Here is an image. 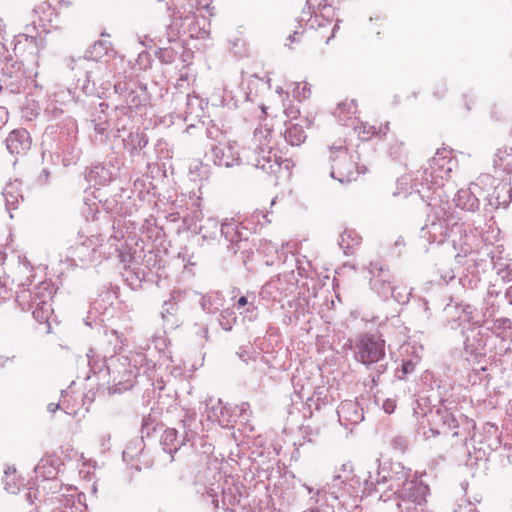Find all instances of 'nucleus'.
<instances>
[{
	"label": "nucleus",
	"instance_id": "obj_16",
	"mask_svg": "<svg viewBox=\"0 0 512 512\" xmlns=\"http://www.w3.org/2000/svg\"><path fill=\"white\" fill-rule=\"evenodd\" d=\"M368 271L370 274V288L380 298L387 300L393 288V274L390 269L380 261L371 262Z\"/></svg>",
	"mask_w": 512,
	"mask_h": 512
},
{
	"label": "nucleus",
	"instance_id": "obj_57",
	"mask_svg": "<svg viewBox=\"0 0 512 512\" xmlns=\"http://www.w3.org/2000/svg\"><path fill=\"white\" fill-rule=\"evenodd\" d=\"M130 112H132V109L127 104L116 106L115 115L117 117L116 127L118 131L125 128V124L121 122L120 117L127 116Z\"/></svg>",
	"mask_w": 512,
	"mask_h": 512
},
{
	"label": "nucleus",
	"instance_id": "obj_39",
	"mask_svg": "<svg viewBox=\"0 0 512 512\" xmlns=\"http://www.w3.org/2000/svg\"><path fill=\"white\" fill-rule=\"evenodd\" d=\"M354 129L358 133V136L361 140L367 141L374 135H386L388 131V124H386L384 127L376 128L367 122H360L354 126Z\"/></svg>",
	"mask_w": 512,
	"mask_h": 512
},
{
	"label": "nucleus",
	"instance_id": "obj_45",
	"mask_svg": "<svg viewBox=\"0 0 512 512\" xmlns=\"http://www.w3.org/2000/svg\"><path fill=\"white\" fill-rule=\"evenodd\" d=\"M181 432L188 438L191 439L195 435L196 431V412L187 411L184 418L180 422Z\"/></svg>",
	"mask_w": 512,
	"mask_h": 512
},
{
	"label": "nucleus",
	"instance_id": "obj_53",
	"mask_svg": "<svg viewBox=\"0 0 512 512\" xmlns=\"http://www.w3.org/2000/svg\"><path fill=\"white\" fill-rule=\"evenodd\" d=\"M409 439L404 435H396L391 440V446L394 450L404 452L409 446Z\"/></svg>",
	"mask_w": 512,
	"mask_h": 512
},
{
	"label": "nucleus",
	"instance_id": "obj_52",
	"mask_svg": "<svg viewBox=\"0 0 512 512\" xmlns=\"http://www.w3.org/2000/svg\"><path fill=\"white\" fill-rule=\"evenodd\" d=\"M416 363L409 359V360H403L401 368L397 369L396 371V377L399 380L405 379L408 375L412 374L415 371Z\"/></svg>",
	"mask_w": 512,
	"mask_h": 512
},
{
	"label": "nucleus",
	"instance_id": "obj_9",
	"mask_svg": "<svg viewBox=\"0 0 512 512\" xmlns=\"http://www.w3.org/2000/svg\"><path fill=\"white\" fill-rule=\"evenodd\" d=\"M57 137L56 153L62 157L64 166L76 164L80 158L81 150L77 146L76 123L73 119L67 118L62 124H50L43 134V145L48 140Z\"/></svg>",
	"mask_w": 512,
	"mask_h": 512
},
{
	"label": "nucleus",
	"instance_id": "obj_37",
	"mask_svg": "<svg viewBox=\"0 0 512 512\" xmlns=\"http://www.w3.org/2000/svg\"><path fill=\"white\" fill-rule=\"evenodd\" d=\"M361 243V237L355 230H345L338 240V245L346 255L353 254L354 249Z\"/></svg>",
	"mask_w": 512,
	"mask_h": 512
},
{
	"label": "nucleus",
	"instance_id": "obj_10",
	"mask_svg": "<svg viewBox=\"0 0 512 512\" xmlns=\"http://www.w3.org/2000/svg\"><path fill=\"white\" fill-rule=\"evenodd\" d=\"M378 468L375 476L368 472V477L365 478V488L368 491H375V493L389 491L395 492L405 481H407L414 474L410 468H406L400 462L384 461L380 462L377 459Z\"/></svg>",
	"mask_w": 512,
	"mask_h": 512
},
{
	"label": "nucleus",
	"instance_id": "obj_34",
	"mask_svg": "<svg viewBox=\"0 0 512 512\" xmlns=\"http://www.w3.org/2000/svg\"><path fill=\"white\" fill-rule=\"evenodd\" d=\"M149 100L148 93L145 87H138L137 89H131L126 98L125 103L132 109L140 111L146 106Z\"/></svg>",
	"mask_w": 512,
	"mask_h": 512
},
{
	"label": "nucleus",
	"instance_id": "obj_38",
	"mask_svg": "<svg viewBox=\"0 0 512 512\" xmlns=\"http://www.w3.org/2000/svg\"><path fill=\"white\" fill-rule=\"evenodd\" d=\"M200 305L203 311L214 314L223 306V297L218 292H211L202 296Z\"/></svg>",
	"mask_w": 512,
	"mask_h": 512
},
{
	"label": "nucleus",
	"instance_id": "obj_43",
	"mask_svg": "<svg viewBox=\"0 0 512 512\" xmlns=\"http://www.w3.org/2000/svg\"><path fill=\"white\" fill-rule=\"evenodd\" d=\"M85 69L84 78L77 79L76 88L80 89L85 95H91L95 92V80L93 78V71L82 64Z\"/></svg>",
	"mask_w": 512,
	"mask_h": 512
},
{
	"label": "nucleus",
	"instance_id": "obj_58",
	"mask_svg": "<svg viewBox=\"0 0 512 512\" xmlns=\"http://www.w3.org/2000/svg\"><path fill=\"white\" fill-rule=\"evenodd\" d=\"M44 114L48 120H55L63 114V110L60 109L56 105V103L51 102L46 106V108L44 110Z\"/></svg>",
	"mask_w": 512,
	"mask_h": 512
},
{
	"label": "nucleus",
	"instance_id": "obj_2",
	"mask_svg": "<svg viewBox=\"0 0 512 512\" xmlns=\"http://www.w3.org/2000/svg\"><path fill=\"white\" fill-rule=\"evenodd\" d=\"M271 134L270 128L258 127L253 133V148H243L240 154L231 145H212L205 158L216 166L226 168L239 165L245 160L247 164L267 174H276L281 169V158L273 152Z\"/></svg>",
	"mask_w": 512,
	"mask_h": 512
},
{
	"label": "nucleus",
	"instance_id": "obj_7",
	"mask_svg": "<svg viewBox=\"0 0 512 512\" xmlns=\"http://www.w3.org/2000/svg\"><path fill=\"white\" fill-rule=\"evenodd\" d=\"M170 17V24L166 27L168 43L176 40L185 41L182 38L184 36L190 39H204L209 34L205 28L207 19L196 15L191 4L188 5V8L184 6L175 8Z\"/></svg>",
	"mask_w": 512,
	"mask_h": 512
},
{
	"label": "nucleus",
	"instance_id": "obj_18",
	"mask_svg": "<svg viewBox=\"0 0 512 512\" xmlns=\"http://www.w3.org/2000/svg\"><path fill=\"white\" fill-rule=\"evenodd\" d=\"M206 419L216 422L223 428H231L237 422L236 409L224 405L221 399L209 397L205 399Z\"/></svg>",
	"mask_w": 512,
	"mask_h": 512
},
{
	"label": "nucleus",
	"instance_id": "obj_4",
	"mask_svg": "<svg viewBox=\"0 0 512 512\" xmlns=\"http://www.w3.org/2000/svg\"><path fill=\"white\" fill-rule=\"evenodd\" d=\"M474 311V307L469 304H447L444 308L447 326L452 330L462 327L464 349L471 355L478 354L484 349L488 331L495 332V323L486 320L479 324L478 321H474Z\"/></svg>",
	"mask_w": 512,
	"mask_h": 512
},
{
	"label": "nucleus",
	"instance_id": "obj_31",
	"mask_svg": "<svg viewBox=\"0 0 512 512\" xmlns=\"http://www.w3.org/2000/svg\"><path fill=\"white\" fill-rule=\"evenodd\" d=\"M332 19L325 18L324 13H315L306 7L303 8L301 15L298 19L299 27H309L311 29H322L326 24H331Z\"/></svg>",
	"mask_w": 512,
	"mask_h": 512
},
{
	"label": "nucleus",
	"instance_id": "obj_19",
	"mask_svg": "<svg viewBox=\"0 0 512 512\" xmlns=\"http://www.w3.org/2000/svg\"><path fill=\"white\" fill-rule=\"evenodd\" d=\"M344 483H346L345 476L340 474L333 476L331 482H329L322 490H318L315 496L311 498L315 501H319V496L324 493V495L328 498L335 500L338 502V505L344 509H349L353 507V504L350 503V499L348 498L347 490L344 489Z\"/></svg>",
	"mask_w": 512,
	"mask_h": 512
},
{
	"label": "nucleus",
	"instance_id": "obj_28",
	"mask_svg": "<svg viewBox=\"0 0 512 512\" xmlns=\"http://www.w3.org/2000/svg\"><path fill=\"white\" fill-rule=\"evenodd\" d=\"M453 201L455 202L456 207L464 211L471 212L473 214L479 211L480 201L476 196L473 187L458 190Z\"/></svg>",
	"mask_w": 512,
	"mask_h": 512
},
{
	"label": "nucleus",
	"instance_id": "obj_54",
	"mask_svg": "<svg viewBox=\"0 0 512 512\" xmlns=\"http://www.w3.org/2000/svg\"><path fill=\"white\" fill-rule=\"evenodd\" d=\"M459 282L464 288L474 289L477 288V284L480 282V278L474 272V270H472L471 276L465 275L459 279Z\"/></svg>",
	"mask_w": 512,
	"mask_h": 512
},
{
	"label": "nucleus",
	"instance_id": "obj_64",
	"mask_svg": "<svg viewBox=\"0 0 512 512\" xmlns=\"http://www.w3.org/2000/svg\"><path fill=\"white\" fill-rule=\"evenodd\" d=\"M463 504H459L454 512H477L476 507L471 502L462 500Z\"/></svg>",
	"mask_w": 512,
	"mask_h": 512
},
{
	"label": "nucleus",
	"instance_id": "obj_32",
	"mask_svg": "<svg viewBox=\"0 0 512 512\" xmlns=\"http://www.w3.org/2000/svg\"><path fill=\"white\" fill-rule=\"evenodd\" d=\"M149 143L147 135L143 132H130L126 138L123 139L124 148L131 156H139L142 152L145 155L144 148Z\"/></svg>",
	"mask_w": 512,
	"mask_h": 512
},
{
	"label": "nucleus",
	"instance_id": "obj_36",
	"mask_svg": "<svg viewBox=\"0 0 512 512\" xmlns=\"http://www.w3.org/2000/svg\"><path fill=\"white\" fill-rule=\"evenodd\" d=\"M432 385V394L428 396V400L431 401V399L434 398L435 400H438V402L441 405L444 406V403L447 402L450 396L452 395V385L447 381L441 379H435Z\"/></svg>",
	"mask_w": 512,
	"mask_h": 512
},
{
	"label": "nucleus",
	"instance_id": "obj_24",
	"mask_svg": "<svg viewBox=\"0 0 512 512\" xmlns=\"http://www.w3.org/2000/svg\"><path fill=\"white\" fill-rule=\"evenodd\" d=\"M512 200V186L510 183L502 182L495 186L492 194L484 205V212L491 213L499 207L506 208Z\"/></svg>",
	"mask_w": 512,
	"mask_h": 512
},
{
	"label": "nucleus",
	"instance_id": "obj_49",
	"mask_svg": "<svg viewBox=\"0 0 512 512\" xmlns=\"http://www.w3.org/2000/svg\"><path fill=\"white\" fill-rule=\"evenodd\" d=\"M411 296V290H408L405 286H393L390 298H393L398 304H406L409 302Z\"/></svg>",
	"mask_w": 512,
	"mask_h": 512
},
{
	"label": "nucleus",
	"instance_id": "obj_27",
	"mask_svg": "<svg viewBox=\"0 0 512 512\" xmlns=\"http://www.w3.org/2000/svg\"><path fill=\"white\" fill-rule=\"evenodd\" d=\"M189 440L179 429L167 428L161 435L160 444L163 451L173 459V453L177 452L185 441Z\"/></svg>",
	"mask_w": 512,
	"mask_h": 512
},
{
	"label": "nucleus",
	"instance_id": "obj_44",
	"mask_svg": "<svg viewBox=\"0 0 512 512\" xmlns=\"http://www.w3.org/2000/svg\"><path fill=\"white\" fill-rule=\"evenodd\" d=\"M107 107H108V105L106 103H104V102L100 103L99 104V108H100L99 115L97 117L95 115H92L91 124H92L95 132L100 135H104L109 127V124L107 121V116L104 112V109Z\"/></svg>",
	"mask_w": 512,
	"mask_h": 512
},
{
	"label": "nucleus",
	"instance_id": "obj_1",
	"mask_svg": "<svg viewBox=\"0 0 512 512\" xmlns=\"http://www.w3.org/2000/svg\"><path fill=\"white\" fill-rule=\"evenodd\" d=\"M173 206L176 208H183L189 211V213L181 215L178 211L175 214L178 218H183L184 224L187 225L189 230H193L195 233L201 235L202 241L207 244H212L220 239H224L228 252L236 255L241 254V259L244 265L249 259V255L253 254L248 239V231L242 227L237 221L232 219H225L220 225L219 222L214 218H207L203 224L197 225L196 221H200L203 217L201 210L200 197L196 196L195 193L181 194L173 202Z\"/></svg>",
	"mask_w": 512,
	"mask_h": 512
},
{
	"label": "nucleus",
	"instance_id": "obj_6",
	"mask_svg": "<svg viewBox=\"0 0 512 512\" xmlns=\"http://www.w3.org/2000/svg\"><path fill=\"white\" fill-rule=\"evenodd\" d=\"M32 279L17 284L16 302L23 311H31L34 319L39 323H47L53 309L51 300L56 292L55 286L49 281H42L33 288Z\"/></svg>",
	"mask_w": 512,
	"mask_h": 512
},
{
	"label": "nucleus",
	"instance_id": "obj_42",
	"mask_svg": "<svg viewBox=\"0 0 512 512\" xmlns=\"http://www.w3.org/2000/svg\"><path fill=\"white\" fill-rule=\"evenodd\" d=\"M145 448L143 438H136L130 441L122 453L123 460L126 463L133 461L138 455H140Z\"/></svg>",
	"mask_w": 512,
	"mask_h": 512
},
{
	"label": "nucleus",
	"instance_id": "obj_61",
	"mask_svg": "<svg viewBox=\"0 0 512 512\" xmlns=\"http://www.w3.org/2000/svg\"><path fill=\"white\" fill-rule=\"evenodd\" d=\"M339 113L347 112L348 114H354L357 110V104L354 100H350L349 102H342L338 104Z\"/></svg>",
	"mask_w": 512,
	"mask_h": 512
},
{
	"label": "nucleus",
	"instance_id": "obj_59",
	"mask_svg": "<svg viewBox=\"0 0 512 512\" xmlns=\"http://www.w3.org/2000/svg\"><path fill=\"white\" fill-rule=\"evenodd\" d=\"M233 409H236L237 419L241 418L243 421H248L250 416V406L248 403L236 405Z\"/></svg>",
	"mask_w": 512,
	"mask_h": 512
},
{
	"label": "nucleus",
	"instance_id": "obj_62",
	"mask_svg": "<svg viewBox=\"0 0 512 512\" xmlns=\"http://www.w3.org/2000/svg\"><path fill=\"white\" fill-rule=\"evenodd\" d=\"M131 89L128 88V85L126 82H116L114 84V91L116 94H118L119 96H122L124 97V99L126 98L128 92L130 91Z\"/></svg>",
	"mask_w": 512,
	"mask_h": 512
},
{
	"label": "nucleus",
	"instance_id": "obj_11",
	"mask_svg": "<svg viewBox=\"0 0 512 512\" xmlns=\"http://www.w3.org/2000/svg\"><path fill=\"white\" fill-rule=\"evenodd\" d=\"M451 243L455 250H459L457 254V258L459 257H469V261L473 262L474 268L480 266L485 267L487 260L481 258V255H485L490 257V263L493 264V256H491V248L488 245H485L482 251L478 250L480 245V240L477 237L476 233L472 229H467L463 222H453V226L451 228Z\"/></svg>",
	"mask_w": 512,
	"mask_h": 512
},
{
	"label": "nucleus",
	"instance_id": "obj_5",
	"mask_svg": "<svg viewBox=\"0 0 512 512\" xmlns=\"http://www.w3.org/2000/svg\"><path fill=\"white\" fill-rule=\"evenodd\" d=\"M354 357L370 371L364 385L372 390L379 384L380 376L387 370L385 340L376 334L360 335L355 343Z\"/></svg>",
	"mask_w": 512,
	"mask_h": 512
},
{
	"label": "nucleus",
	"instance_id": "obj_22",
	"mask_svg": "<svg viewBox=\"0 0 512 512\" xmlns=\"http://www.w3.org/2000/svg\"><path fill=\"white\" fill-rule=\"evenodd\" d=\"M118 173L119 167L109 160L91 167L86 173L85 178L89 183L104 186L110 183Z\"/></svg>",
	"mask_w": 512,
	"mask_h": 512
},
{
	"label": "nucleus",
	"instance_id": "obj_51",
	"mask_svg": "<svg viewBox=\"0 0 512 512\" xmlns=\"http://www.w3.org/2000/svg\"><path fill=\"white\" fill-rule=\"evenodd\" d=\"M437 413L440 415L443 425L447 426L448 429L452 430L458 428V421L456 417L453 413L449 412L445 406L443 411L439 408Z\"/></svg>",
	"mask_w": 512,
	"mask_h": 512
},
{
	"label": "nucleus",
	"instance_id": "obj_63",
	"mask_svg": "<svg viewBox=\"0 0 512 512\" xmlns=\"http://www.w3.org/2000/svg\"><path fill=\"white\" fill-rule=\"evenodd\" d=\"M252 218L255 219L257 221V223L262 225V226L265 223H270L271 222V220L268 219V214L264 213L263 211H260V210H255L253 215H252Z\"/></svg>",
	"mask_w": 512,
	"mask_h": 512
},
{
	"label": "nucleus",
	"instance_id": "obj_8",
	"mask_svg": "<svg viewBox=\"0 0 512 512\" xmlns=\"http://www.w3.org/2000/svg\"><path fill=\"white\" fill-rule=\"evenodd\" d=\"M428 493L429 486L414 474L395 492H382L379 500L384 503L391 502L399 512H416L419 506L426 503Z\"/></svg>",
	"mask_w": 512,
	"mask_h": 512
},
{
	"label": "nucleus",
	"instance_id": "obj_17",
	"mask_svg": "<svg viewBox=\"0 0 512 512\" xmlns=\"http://www.w3.org/2000/svg\"><path fill=\"white\" fill-rule=\"evenodd\" d=\"M183 300L184 293L180 290H173L170 292L168 299L164 300L160 315L165 332L175 330L182 325L183 317L180 311V304Z\"/></svg>",
	"mask_w": 512,
	"mask_h": 512
},
{
	"label": "nucleus",
	"instance_id": "obj_30",
	"mask_svg": "<svg viewBox=\"0 0 512 512\" xmlns=\"http://www.w3.org/2000/svg\"><path fill=\"white\" fill-rule=\"evenodd\" d=\"M345 480L346 483H344V489L347 490L348 498L350 499V503L353 504V506H356V500L358 498H362L363 496H370L375 492L368 491L365 488V480L362 483L360 477L355 475H345Z\"/></svg>",
	"mask_w": 512,
	"mask_h": 512
},
{
	"label": "nucleus",
	"instance_id": "obj_26",
	"mask_svg": "<svg viewBox=\"0 0 512 512\" xmlns=\"http://www.w3.org/2000/svg\"><path fill=\"white\" fill-rule=\"evenodd\" d=\"M5 144L11 154H25L31 147V137L26 129H15L5 139Z\"/></svg>",
	"mask_w": 512,
	"mask_h": 512
},
{
	"label": "nucleus",
	"instance_id": "obj_3",
	"mask_svg": "<svg viewBox=\"0 0 512 512\" xmlns=\"http://www.w3.org/2000/svg\"><path fill=\"white\" fill-rule=\"evenodd\" d=\"M101 328L107 342L112 346V351H104L100 354L94 348L89 349L86 357L90 370L93 373H98L102 371L103 367H106L111 382L110 393H122L130 390L135 384L139 369L136 365L131 364V360L127 356L115 355L121 348L118 332L114 329Z\"/></svg>",
	"mask_w": 512,
	"mask_h": 512
},
{
	"label": "nucleus",
	"instance_id": "obj_23",
	"mask_svg": "<svg viewBox=\"0 0 512 512\" xmlns=\"http://www.w3.org/2000/svg\"><path fill=\"white\" fill-rule=\"evenodd\" d=\"M110 49V43L106 40H98L91 45L86 51L83 57L77 59L70 58L67 62V66L74 70L76 66H82L88 61L100 62L105 56L108 55Z\"/></svg>",
	"mask_w": 512,
	"mask_h": 512
},
{
	"label": "nucleus",
	"instance_id": "obj_14",
	"mask_svg": "<svg viewBox=\"0 0 512 512\" xmlns=\"http://www.w3.org/2000/svg\"><path fill=\"white\" fill-rule=\"evenodd\" d=\"M449 154L450 152L445 148L438 149L435 156L429 160L428 166L422 172L421 185L423 187L426 186L428 190H433L434 193L442 189L443 179L449 177L452 171L451 166H449L452 161ZM438 195L440 196L439 192Z\"/></svg>",
	"mask_w": 512,
	"mask_h": 512
},
{
	"label": "nucleus",
	"instance_id": "obj_12",
	"mask_svg": "<svg viewBox=\"0 0 512 512\" xmlns=\"http://www.w3.org/2000/svg\"><path fill=\"white\" fill-rule=\"evenodd\" d=\"M328 161L330 162V176L340 183H349L357 179L367 170L365 166H358L348 149L343 146H330L328 148Z\"/></svg>",
	"mask_w": 512,
	"mask_h": 512
},
{
	"label": "nucleus",
	"instance_id": "obj_50",
	"mask_svg": "<svg viewBox=\"0 0 512 512\" xmlns=\"http://www.w3.org/2000/svg\"><path fill=\"white\" fill-rule=\"evenodd\" d=\"M305 7L315 13L316 10H320V13L325 14V18H330V12L332 8L326 3V0H306Z\"/></svg>",
	"mask_w": 512,
	"mask_h": 512
},
{
	"label": "nucleus",
	"instance_id": "obj_29",
	"mask_svg": "<svg viewBox=\"0 0 512 512\" xmlns=\"http://www.w3.org/2000/svg\"><path fill=\"white\" fill-rule=\"evenodd\" d=\"M61 460L55 455H47L43 457L34 468L36 477L44 480L54 479L58 472Z\"/></svg>",
	"mask_w": 512,
	"mask_h": 512
},
{
	"label": "nucleus",
	"instance_id": "obj_55",
	"mask_svg": "<svg viewBox=\"0 0 512 512\" xmlns=\"http://www.w3.org/2000/svg\"><path fill=\"white\" fill-rule=\"evenodd\" d=\"M143 262L145 267L148 269H160L162 261L161 259H158V255L156 253H154L153 251H149L147 254L144 255Z\"/></svg>",
	"mask_w": 512,
	"mask_h": 512
},
{
	"label": "nucleus",
	"instance_id": "obj_21",
	"mask_svg": "<svg viewBox=\"0 0 512 512\" xmlns=\"http://www.w3.org/2000/svg\"><path fill=\"white\" fill-rule=\"evenodd\" d=\"M338 420L341 426L352 430V427L364 420L363 408L358 402L343 401L337 409Z\"/></svg>",
	"mask_w": 512,
	"mask_h": 512
},
{
	"label": "nucleus",
	"instance_id": "obj_15",
	"mask_svg": "<svg viewBox=\"0 0 512 512\" xmlns=\"http://www.w3.org/2000/svg\"><path fill=\"white\" fill-rule=\"evenodd\" d=\"M26 82V71L22 62L11 56L0 65V92L8 95L21 93Z\"/></svg>",
	"mask_w": 512,
	"mask_h": 512
},
{
	"label": "nucleus",
	"instance_id": "obj_56",
	"mask_svg": "<svg viewBox=\"0 0 512 512\" xmlns=\"http://www.w3.org/2000/svg\"><path fill=\"white\" fill-rule=\"evenodd\" d=\"M34 13L39 15L40 21H50L49 16L52 14V8L47 2H43L34 8Z\"/></svg>",
	"mask_w": 512,
	"mask_h": 512
},
{
	"label": "nucleus",
	"instance_id": "obj_48",
	"mask_svg": "<svg viewBox=\"0 0 512 512\" xmlns=\"http://www.w3.org/2000/svg\"><path fill=\"white\" fill-rule=\"evenodd\" d=\"M96 253L95 248L89 249L84 243L75 246L73 249V255L77 256L83 264L94 261Z\"/></svg>",
	"mask_w": 512,
	"mask_h": 512
},
{
	"label": "nucleus",
	"instance_id": "obj_41",
	"mask_svg": "<svg viewBox=\"0 0 512 512\" xmlns=\"http://www.w3.org/2000/svg\"><path fill=\"white\" fill-rule=\"evenodd\" d=\"M123 198H130L125 189H121V194H116L113 198L105 200L104 208L112 214H125L127 210L124 208Z\"/></svg>",
	"mask_w": 512,
	"mask_h": 512
},
{
	"label": "nucleus",
	"instance_id": "obj_13",
	"mask_svg": "<svg viewBox=\"0 0 512 512\" xmlns=\"http://www.w3.org/2000/svg\"><path fill=\"white\" fill-rule=\"evenodd\" d=\"M457 218L445 208H441L428 215L426 224L421 228L420 237L430 244H443L447 240H451V228L453 222H457Z\"/></svg>",
	"mask_w": 512,
	"mask_h": 512
},
{
	"label": "nucleus",
	"instance_id": "obj_25",
	"mask_svg": "<svg viewBox=\"0 0 512 512\" xmlns=\"http://www.w3.org/2000/svg\"><path fill=\"white\" fill-rule=\"evenodd\" d=\"M158 49L155 52L156 57L164 64H171L175 61L177 55L184 49L186 41L167 42V34L157 40Z\"/></svg>",
	"mask_w": 512,
	"mask_h": 512
},
{
	"label": "nucleus",
	"instance_id": "obj_35",
	"mask_svg": "<svg viewBox=\"0 0 512 512\" xmlns=\"http://www.w3.org/2000/svg\"><path fill=\"white\" fill-rule=\"evenodd\" d=\"M284 139L291 146H300L306 140V133L298 123H286Z\"/></svg>",
	"mask_w": 512,
	"mask_h": 512
},
{
	"label": "nucleus",
	"instance_id": "obj_40",
	"mask_svg": "<svg viewBox=\"0 0 512 512\" xmlns=\"http://www.w3.org/2000/svg\"><path fill=\"white\" fill-rule=\"evenodd\" d=\"M145 272L140 268H131V266H125V271L123 273L124 280L127 285L133 289L137 290L141 287L143 280L145 279Z\"/></svg>",
	"mask_w": 512,
	"mask_h": 512
},
{
	"label": "nucleus",
	"instance_id": "obj_46",
	"mask_svg": "<svg viewBox=\"0 0 512 512\" xmlns=\"http://www.w3.org/2000/svg\"><path fill=\"white\" fill-rule=\"evenodd\" d=\"M16 469L14 467H8L4 471V489L10 494H16L20 490V485L15 478Z\"/></svg>",
	"mask_w": 512,
	"mask_h": 512
},
{
	"label": "nucleus",
	"instance_id": "obj_47",
	"mask_svg": "<svg viewBox=\"0 0 512 512\" xmlns=\"http://www.w3.org/2000/svg\"><path fill=\"white\" fill-rule=\"evenodd\" d=\"M218 321L223 330H225V331L232 330L233 326L235 325V323L237 321V317H236V313H235L234 309H232V308L223 309L220 313Z\"/></svg>",
	"mask_w": 512,
	"mask_h": 512
},
{
	"label": "nucleus",
	"instance_id": "obj_60",
	"mask_svg": "<svg viewBox=\"0 0 512 512\" xmlns=\"http://www.w3.org/2000/svg\"><path fill=\"white\" fill-rule=\"evenodd\" d=\"M294 96L297 98L306 99L310 96V88L308 84L305 83L302 87L300 83H295V88L293 89Z\"/></svg>",
	"mask_w": 512,
	"mask_h": 512
},
{
	"label": "nucleus",
	"instance_id": "obj_33",
	"mask_svg": "<svg viewBox=\"0 0 512 512\" xmlns=\"http://www.w3.org/2000/svg\"><path fill=\"white\" fill-rule=\"evenodd\" d=\"M2 196L10 218H13L12 210L18 207L19 199L23 200V196L20 193V182L17 180L8 182L3 188Z\"/></svg>",
	"mask_w": 512,
	"mask_h": 512
},
{
	"label": "nucleus",
	"instance_id": "obj_20",
	"mask_svg": "<svg viewBox=\"0 0 512 512\" xmlns=\"http://www.w3.org/2000/svg\"><path fill=\"white\" fill-rule=\"evenodd\" d=\"M292 288L293 284L287 280V276L278 275L262 287L260 295L263 299L280 302L292 291Z\"/></svg>",
	"mask_w": 512,
	"mask_h": 512
}]
</instances>
